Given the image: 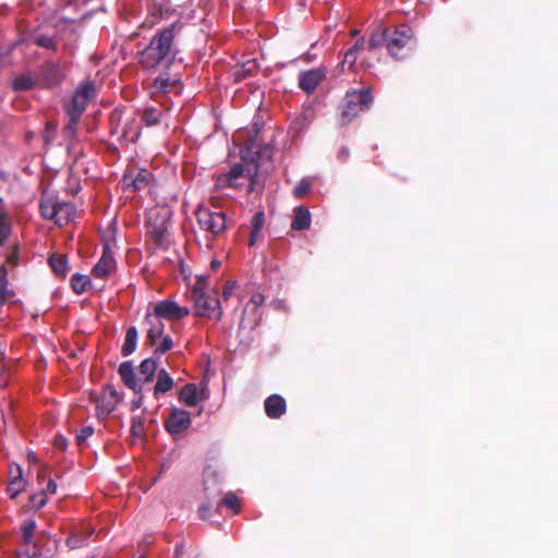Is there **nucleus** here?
Segmentation results:
<instances>
[{"mask_svg":"<svg viewBox=\"0 0 558 558\" xmlns=\"http://www.w3.org/2000/svg\"><path fill=\"white\" fill-rule=\"evenodd\" d=\"M181 28L182 24L174 22L158 29L149 44L140 52V64L147 70L169 69L179 53L175 37Z\"/></svg>","mask_w":558,"mask_h":558,"instance_id":"1","label":"nucleus"},{"mask_svg":"<svg viewBox=\"0 0 558 558\" xmlns=\"http://www.w3.org/2000/svg\"><path fill=\"white\" fill-rule=\"evenodd\" d=\"M159 369L158 359L150 356L141 362L137 373L132 361L122 362L118 373L128 388L133 390L134 393H140L145 391L146 385L153 383Z\"/></svg>","mask_w":558,"mask_h":558,"instance_id":"2","label":"nucleus"},{"mask_svg":"<svg viewBox=\"0 0 558 558\" xmlns=\"http://www.w3.org/2000/svg\"><path fill=\"white\" fill-rule=\"evenodd\" d=\"M372 102L373 95L371 88L347 92L341 104V123H350L359 113L368 110Z\"/></svg>","mask_w":558,"mask_h":558,"instance_id":"3","label":"nucleus"},{"mask_svg":"<svg viewBox=\"0 0 558 558\" xmlns=\"http://www.w3.org/2000/svg\"><path fill=\"white\" fill-rule=\"evenodd\" d=\"M194 302L195 315L220 320L222 317L221 302L216 295L206 293L203 289L194 287L191 292Z\"/></svg>","mask_w":558,"mask_h":558,"instance_id":"4","label":"nucleus"},{"mask_svg":"<svg viewBox=\"0 0 558 558\" xmlns=\"http://www.w3.org/2000/svg\"><path fill=\"white\" fill-rule=\"evenodd\" d=\"M96 94L94 82L89 80L81 82L73 93L70 105L66 107V114L72 116L73 120L81 119L88 102L96 97Z\"/></svg>","mask_w":558,"mask_h":558,"instance_id":"5","label":"nucleus"},{"mask_svg":"<svg viewBox=\"0 0 558 558\" xmlns=\"http://www.w3.org/2000/svg\"><path fill=\"white\" fill-rule=\"evenodd\" d=\"M195 215L201 229L213 235H220L227 229V216L222 211L199 206Z\"/></svg>","mask_w":558,"mask_h":558,"instance_id":"6","label":"nucleus"},{"mask_svg":"<svg viewBox=\"0 0 558 558\" xmlns=\"http://www.w3.org/2000/svg\"><path fill=\"white\" fill-rule=\"evenodd\" d=\"M413 32L410 27L403 25L393 32L388 31L387 49L389 54L395 59H403L407 53L403 50L410 44Z\"/></svg>","mask_w":558,"mask_h":558,"instance_id":"7","label":"nucleus"},{"mask_svg":"<svg viewBox=\"0 0 558 558\" xmlns=\"http://www.w3.org/2000/svg\"><path fill=\"white\" fill-rule=\"evenodd\" d=\"M39 208L45 219H53L60 225L69 220L70 211L72 210V206L69 203L52 199H43Z\"/></svg>","mask_w":558,"mask_h":558,"instance_id":"8","label":"nucleus"},{"mask_svg":"<svg viewBox=\"0 0 558 558\" xmlns=\"http://www.w3.org/2000/svg\"><path fill=\"white\" fill-rule=\"evenodd\" d=\"M63 77L60 65L52 61L45 62L38 71V82L45 88L59 86Z\"/></svg>","mask_w":558,"mask_h":558,"instance_id":"9","label":"nucleus"},{"mask_svg":"<svg viewBox=\"0 0 558 558\" xmlns=\"http://www.w3.org/2000/svg\"><path fill=\"white\" fill-rule=\"evenodd\" d=\"M191 423V415L187 411L173 407L166 421V429L171 435L180 434L186 430Z\"/></svg>","mask_w":558,"mask_h":558,"instance_id":"10","label":"nucleus"},{"mask_svg":"<svg viewBox=\"0 0 558 558\" xmlns=\"http://www.w3.org/2000/svg\"><path fill=\"white\" fill-rule=\"evenodd\" d=\"M209 398L207 384L198 389L193 383L184 385L179 392V401L186 407H195L198 401H203Z\"/></svg>","mask_w":558,"mask_h":558,"instance_id":"11","label":"nucleus"},{"mask_svg":"<svg viewBox=\"0 0 558 558\" xmlns=\"http://www.w3.org/2000/svg\"><path fill=\"white\" fill-rule=\"evenodd\" d=\"M153 314L161 319H180L187 316L190 314V310L185 306L178 305L174 301L165 300L155 304Z\"/></svg>","mask_w":558,"mask_h":558,"instance_id":"12","label":"nucleus"},{"mask_svg":"<svg viewBox=\"0 0 558 558\" xmlns=\"http://www.w3.org/2000/svg\"><path fill=\"white\" fill-rule=\"evenodd\" d=\"M325 77L326 70L324 68H314L302 71L299 74V87L306 94H312Z\"/></svg>","mask_w":558,"mask_h":558,"instance_id":"13","label":"nucleus"},{"mask_svg":"<svg viewBox=\"0 0 558 558\" xmlns=\"http://www.w3.org/2000/svg\"><path fill=\"white\" fill-rule=\"evenodd\" d=\"M272 158V148L269 146H265L255 153V157L252 158V163L254 165V171L248 167L247 174L250 175L251 183L248 186V192L254 191V185L257 181L258 170L265 167V170H268V166L266 162L270 163Z\"/></svg>","mask_w":558,"mask_h":558,"instance_id":"14","label":"nucleus"},{"mask_svg":"<svg viewBox=\"0 0 558 558\" xmlns=\"http://www.w3.org/2000/svg\"><path fill=\"white\" fill-rule=\"evenodd\" d=\"M147 233L158 247L167 248L168 225L165 216H157L154 221L149 220Z\"/></svg>","mask_w":558,"mask_h":558,"instance_id":"15","label":"nucleus"},{"mask_svg":"<svg viewBox=\"0 0 558 558\" xmlns=\"http://www.w3.org/2000/svg\"><path fill=\"white\" fill-rule=\"evenodd\" d=\"M150 180V172L145 169H129L122 179L123 185L133 191L145 189Z\"/></svg>","mask_w":558,"mask_h":558,"instance_id":"16","label":"nucleus"},{"mask_svg":"<svg viewBox=\"0 0 558 558\" xmlns=\"http://www.w3.org/2000/svg\"><path fill=\"white\" fill-rule=\"evenodd\" d=\"M245 171L247 172V169L242 163H235L227 173L217 178L216 186L220 189L239 187L241 185L239 179L244 177Z\"/></svg>","mask_w":558,"mask_h":558,"instance_id":"17","label":"nucleus"},{"mask_svg":"<svg viewBox=\"0 0 558 558\" xmlns=\"http://www.w3.org/2000/svg\"><path fill=\"white\" fill-rule=\"evenodd\" d=\"M116 267V259L111 250L105 246L102 255L93 268V274L97 278H106Z\"/></svg>","mask_w":558,"mask_h":558,"instance_id":"18","label":"nucleus"},{"mask_svg":"<svg viewBox=\"0 0 558 558\" xmlns=\"http://www.w3.org/2000/svg\"><path fill=\"white\" fill-rule=\"evenodd\" d=\"M264 408L269 418H280L287 411V403L282 396L274 393L266 398Z\"/></svg>","mask_w":558,"mask_h":558,"instance_id":"19","label":"nucleus"},{"mask_svg":"<svg viewBox=\"0 0 558 558\" xmlns=\"http://www.w3.org/2000/svg\"><path fill=\"white\" fill-rule=\"evenodd\" d=\"M145 322L149 326L147 329V341L150 345H156L157 341L163 336V322L153 313L146 314Z\"/></svg>","mask_w":558,"mask_h":558,"instance_id":"20","label":"nucleus"},{"mask_svg":"<svg viewBox=\"0 0 558 558\" xmlns=\"http://www.w3.org/2000/svg\"><path fill=\"white\" fill-rule=\"evenodd\" d=\"M174 386V380L166 368H160L157 373L156 384L153 387V395L156 399L169 392Z\"/></svg>","mask_w":558,"mask_h":558,"instance_id":"21","label":"nucleus"},{"mask_svg":"<svg viewBox=\"0 0 558 558\" xmlns=\"http://www.w3.org/2000/svg\"><path fill=\"white\" fill-rule=\"evenodd\" d=\"M10 482L7 487V492L9 496L14 499L19 496V494L25 488V481L22 476V469L20 465L10 466Z\"/></svg>","mask_w":558,"mask_h":558,"instance_id":"22","label":"nucleus"},{"mask_svg":"<svg viewBox=\"0 0 558 558\" xmlns=\"http://www.w3.org/2000/svg\"><path fill=\"white\" fill-rule=\"evenodd\" d=\"M311 222L312 217L308 208L305 206L295 207L291 228L295 231H304L310 229Z\"/></svg>","mask_w":558,"mask_h":558,"instance_id":"23","label":"nucleus"},{"mask_svg":"<svg viewBox=\"0 0 558 558\" xmlns=\"http://www.w3.org/2000/svg\"><path fill=\"white\" fill-rule=\"evenodd\" d=\"M203 474L205 493L208 495L219 493V486L221 483L219 473L211 466H208L204 470Z\"/></svg>","mask_w":558,"mask_h":558,"instance_id":"24","label":"nucleus"},{"mask_svg":"<svg viewBox=\"0 0 558 558\" xmlns=\"http://www.w3.org/2000/svg\"><path fill=\"white\" fill-rule=\"evenodd\" d=\"M36 84L37 81L29 73H22L13 78L11 87L14 92H27Z\"/></svg>","mask_w":558,"mask_h":558,"instance_id":"25","label":"nucleus"},{"mask_svg":"<svg viewBox=\"0 0 558 558\" xmlns=\"http://www.w3.org/2000/svg\"><path fill=\"white\" fill-rule=\"evenodd\" d=\"M137 337L138 332L136 327H129L125 333L124 343L121 348V353L123 356H129L136 350Z\"/></svg>","mask_w":558,"mask_h":558,"instance_id":"26","label":"nucleus"},{"mask_svg":"<svg viewBox=\"0 0 558 558\" xmlns=\"http://www.w3.org/2000/svg\"><path fill=\"white\" fill-rule=\"evenodd\" d=\"M365 47L366 40L364 38L357 39L354 46L344 53L342 66L347 65L349 69H351L356 62L359 52L365 49Z\"/></svg>","mask_w":558,"mask_h":558,"instance_id":"27","label":"nucleus"},{"mask_svg":"<svg viewBox=\"0 0 558 558\" xmlns=\"http://www.w3.org/2000/svg\"><path fill=\"white\" fill-rule=\"evenodd\" d=\"M49 265L59 277H64L69 269L66 256L60 254H52L49 258Z\"/></svg>","mask_w":558,"mask_h":558,"instance_id":"28","label":"nucleus"},{"mask_svg":"<svg viewBox=\"0 0 558 558\" xmlns=\"http://www.w3.org/2000/svg\"><path fill=\"white\" fill-rule=\"evenodd\" d=\"M93 534V531H84L81 533H74L70 537L66 538V545L71 549H77L83 546H86L89 542V536Z\"/></svg>","mask_w":558,"mask_h":558,"instance_id":"29","label":"nucleus"},{"mask_svg":"<svg viewBox=\"0 0 558 558\" xmlns=\"http://www.w3.org/2000/svg\"><path fill=\"white\" fill-rule=\"evenodd\" d=\"M90 284V279L86 275L74 274L71 278V287L76 294H82Z\"/></svg>","mask_w":558,"mask_h":558,"instance_id":"30","label":"nucleus"},{"mask_svg":"<svg viewBox=\"0 0 558 558\" xmlns=\"http://www.w3.org/2000/svg\"><path fill=\"white\" fill-rule=\"evenodd\" d=\"M161 111L154 107H147L142 112V121L147 126L156 125L160 122Z\"/></svg>","mask_w":558,"mask_h":558,"instance_id":"31","label":"nucleus"},{"mask_svg":"<svg viewBox=\"0 0 558 558\" xmlns=\"http://www.w3.org/2000/svg\"><path fill=\"white\" fill-rule=\"evenodd\" d=\"M387 38L388 29H381L372 34L369 39L366 41L367 49L375 50L376 48L380 47L384 44L387 45Z\"/></svg>","mask_w":558,"mask_h":558,"instance_id":"32","label":"nucleus"},{"mask_svg":"<svg viewBox=\"0 0 558 558\" xmlns=\"http://www.w3.org/2000/svg\"><path fill=\"white\" fill-rule=\"evenodd\" d=\"M219 507H227L236 514L240 512V504L236 495L233 492H228L218 504Z\"/></svg>","mask_w":558,"mask_h":558,"instance_id":"33","label":"nucleus"},{"mask_svg":"<svg viewBox=\"0 0 558 558\" xmlns=\"http://www.w3.org/2000/svg\"><path fill=\"white\" fill-rule=\"evenodd\" d=\"M140 136V129L137 124L125 121L122 129V137L125 142H135Z\"/></svg>","mask_w":558,"mask_h":558,"instance_id":"34","label":"nucleus"},{"mask_svg":"<svg viewBox=\"0 0 558 558\" xmlns=\"http://www.w3.org/2000/svg\"><path fill=\"white\" fill-rule=\"evenodd\" d=\"M172 83L168 76L159 75L154 80L151 84V93H167Z\"/></svg>","mask_w":558,"mask_h":558,"instance_id":"35","label":"nucleus"},{"mask_svg":"<svg viewBox=\"0 0 558 558\" xmlns=\"http://www.w3.org/2000/svg\"><path fill=\"white\" fill-rule=\"evenodd\" d=\"M159 340H160V342H159V344H156V348L154 350V355H153V356L157 357L158 360L160 359L161 355L167 353L173 347V340L168 335L167 336L163 335Z\"/></svg>","mask_w":558,"mask_h":558,"instance_id":"36","label":"nucleus"},{"mask_svg":"<svg viewBox=\"0 0 558 558\" xmlns=\"http://www.w3.org/2000/svg\"><path fill=\"white\" fill-rule=\"evenodd\" d=\"M11 234V223L8 214L0 210V245H2Z\"/></svg>","mask_w":558,"mask_h":558,"instance_id":"37","label":"nucleus"},{"mask_svg":"<svg viewBox=\"0 0 558 558\" xmlns=\"http://www.w3.org/2000/svg\"><path fill=\"white\" fill-rule=\"evenodd\" d=\"M36 521L35 520H28L26 521L23 526H22V538H23V544L28 546L31 544H33V534H34V531L36 530Z\"/></svg>","mask_w":558,"mask_h":558,"instance_id":"38","label":"nucleus"},{"mask_svg":"<svg viewBox=\"0 0 558 558\" xmlns=\"http://www.w3.org/2000/svg\"><path fill=\"white\" fill-rule=\"evenodd\" d=\"M38 482L40 484H44L46 482V486L41 489V493H44L45 495H54L57 493V483L54 482L53 478L47 477L44 471L38 473Z\"/></svg>","mask_w":558,"mask_h":558,"instance_id":"39","label":"nucleus"},{"mask_svg":"<svg viewBox=\"0 0 558 558\" xmlns=\"http://www.w3.org/2000/svg\"><path fill=\"white\" fill-rule=\"evenodd\" d=\"M265 223V214L263 210L255 213V215L251 219V231L255 233H260Z\"/></svg>","mask_w":558,"mask_h":558,"instance_id":"40","label":"nucleus"},{"mask_svg":"<svg viewBox=\"0 0 558 558\" xmlns=\"http://www.w3.org/2000/svg\"><path fill=\"white\" fill-rule=\"evenodd\" d=\"M307 128V118L305 116H299L295 118L291 125H290V132L298 135L299 133L303 132Z\"/></svg>","mask_w":558,"mask_h":558,"instance_id":"41","label":"nucleus"},{"mask_svg":"<svg viewBox=\"0 0 558 558\" xmlns=\"http://www.w3.org/2000/svg\"><path fill=\"white\" fill-rule=\"evenodd\" d=\"M34 43L38 45L39 47L47 48V49H56V41L51 36L47 35H37L34 37Z\"/></svg>","mask_w":558,"mask_h":558,"instance_id":"42","label":"nucleus"},{"mask_svg":"<svg viewBox=\"0 0 558 558\" xmlns=\"http://www.w3.org/2000/svg\"><path fill=\"white\" fill-rule=\"evenodd\" d=\"M311 186L308 180H301L294 187V196L298 198L304 197L310 192Z\"/></svg>","mask_w":558,"mask_h":558,"instance_id":"43","label":"nucleus"},{"mask_svg":"<svg viewBox=\"0 0 558 558\" xmlns=\"http://www.w3.org/2000/svg\"><path fill=\"white\" fill-rule=\"evenodd\" d=\"M47 501V495H45L41 492L31 496V504L35 509L43 508L44 506H46Z\"/></svg>","mask_w":558,"mask_h":558,"instance_id":"44","label":"nucleus"},{"mask_svg":"<svg viewBox=\"0 0 558 558\" xmlns=\"http://www.w3.org/2000/svg\"><path fill=\"white\" fill-rule=\"evenodd\" d=\"M144 429V418L142 416H135L132 418L131 433L134 436H141Z\"/></svg>","mask_w":558,"mask_h":558,"instance_id":"45","label":"nucleus"},{"mask_svg":"<svg viewBox=\"0 0 558 558\" xmlns=\"http://www.w3.org/2000/svg\"><path fill=\"white\" fill-rule=\"evenodd\" d=\"M33 546H34L33 553H29V550L17 551L16 553L17 558H47L46 556H44L41 550L38 548L37 544H33Z\"/></svg>","mask_w":558,"mask_h":558,"instance_id":"46","label":"nucleus"},{"mask_svg":"<svg viewBox=\"0 0 558 558\" xmlns=\"http://www.w3.org/2000/svg\"><path fill=\"white\" fill-rule=\"evenodd\" d=\"M69 122L64 129L65 136L73 137L76 133V125L80 121V119L73 120L72 116H68Z\"/></svg>","mask_w":558,"mask_h":558,"instance_id":"47","label":"nucleus"},{"mask_svg":"<svg viewBox=\"0 0 558 558\" xmlns=\"http://www.w3.org/2000/svg\"><path fill=\"white\" fill-rule=\"evenodd\" d=\"M236 287H238L236 281H228L226 283V286L223 287V291H222V298L225 301H228L232 296Z\"/></svg>","mask_w":558,"mask_h":558,"instance_id":"48","label":"nucleus"},{"mask_svg":"<svg viewBox=\"0 0 558 558\" xmlns=\"http://www.w3.org/2000/svg\"><path fill=\"white\" fill-rule=\"evenodd\" d=\"M94 434V428L92 426L83 427L78 434L76 435L77 442H84L87 438H89Z\"/></svg>","mask_w":558,"mask_h":558,"instance_id":"49","label":"nucleus"},{"mask_svg":"<svg viewBox=\"0 0 558 558\" xmlns=\"http://www.w3.org/2000/svg\"><path fill=\"white\" fill-rule=\"evenodd\" d=\"M144 404L143 392L135 393V398L131 401V410L136 411Z\"/></svg>","mask_w":558,"mask_h":558,"instance_id":"50","label":"nucleus"},{"mask_svg":"<svg viewBox=\"0 0 558 558\" xmlns=\"http://www.w3.org/2000/svg\"><path fill=\"white\" fill-rule=\"evenodd\" d=\"M265 301V298L262 293L255 292L252 294L250 299V304H253L255 308L259 307Z\"/></svg>","mask_w":558,"mask_h":558,"instance_id":"51","label":"nucleus"},{"mask_svg":"<svg viewBox=\"0 0 558 558\" xmlns=\"http://www.w3.org/2000/svg\"><path fill=\"white\" fill-rule=\"evenodd\" d=\"M350 157V151L347 147H341L338 151V159L341 162H345Z\"/></svg>","mask_w":558,"mask_h":558,"instance_id":"52","label":"nucleus"},{"mask_svg":"<svg viewBox=\"0 0 558 558\" xmlns=\"http://www.w3.org/2000/svg\"><path fill=\"white\" fill-rule=\"evenodd\" d=\"M243 68H244V71L252 73L256 69V61L255 60L247 61L243 65Z\"/></svg>","mask_w":558,"mask_h":558,"instance_id":"53","label":"nucleus"},{"mask_svg":"<svg viewBox=\"0 0 558 558\" xmlns=\"http://www.w3.org/2000/svg\"><path fill=\"white\" fill-rule=\"evenodd\" d=\"M54 442L61 449L66 448V439L62 436L57 437Z\"/></svg>","mask_w":558,"mask_h":558,"instance_id":"54","label":"nucleus"},{"mask_svg":"<svg viewBox=\"0 0 558 558\" xmlns=\"http://www.w3.org/2000/svg\"><path fill=\"white\" fill-rule=\"evenodd\" d=\"M7 287L5 284H2L0 287V305L3 304L7 300Z\"/></svg>","mask_w":558,"mask_h":558,"instance_id":"55","label":"nucleus"},{"mask_svg":"<svg viewBox=\"0 0 558 558\" xmlns=\"http://www.w3.org/2000/svg\"><path fill=\"white\" fill-rule=\"evenodd\" d=\"M259 234H260V233H255L254 231H251V233H250V240H248V245H250V246H254V245H255V243H256L257 239L259 238Z\"/></svg>","mask_w":558,"mask_h":558,"instance_id":"56","label":"nucleus"},{"mask_svg":"<svg viewBox=\"0 0 558 558\" xmlns=\"http://www.w3.org/2000/svg\"><path fill=\"white\" fill-rule=\"evenodd\" d=\"M183 549H184L183 545L182 544H178L175 546L174 558H182Z\"/></svg>","mask_w":558,"mask_h":558,"instance_id":"57","label":"nucleus"},{"mask_svg":"<svg viewBox=\"0 0 558 558\" xmlns=\"http://www.w3.org/2000/svg\"><path fill=\"white\" fill-rule=\"evenodd\" d=\"M208 511H209V508H208V507H206V506L201 507V509H199L201 517H202V518H205V517H206V513H207Z\"/></svg>","mask_w":558,"mask_h":558,"instance_id":"58","label":"nucleus"},{"mask_svg":"<svg viewBox=\"0 0 558 558\" xmlns=\"http://www.w3.org/2000/svg\"><path fill=\"white\" fill-rule=\"evenodd\" d=\"M121 119V114L118 112V111H114L112 114H111V122L113 123L116 120H120Z\"/></svg>","mask_w":558,"mask_h":558,"instance_id":"59","label":"nucleus"},{"mask_svg":"<svg viewBox=\"0 0 558 558\" xmlns=\"http://www.w3.org/2000/svg\"><path fill=\"white\" fill-rule=\"evenodd\" d=\"M274 306L277 308V310H280V308H283V301L282 300H277L274 302Z\"/></svg>","mask_w":558,"mask_h":558,"instance_id":"60","label":"nucleus"},{"mask_svg":"<svg viewBox=\"0 0 558 558\" xmlns=\"http://www.w3.org/2000/svg\"><path fill=\"white\" fill-rule=\"evenodd\" d=\"M211 266H213V268H214V269H217V268L220 266V262H218V260H213V262H211Z\"/></svg>","mask_w":558,"mask_h":558,"instance_id":"61","label":"nucleus"},{"mask_svg":"<svg viewBox=\"0 0 558 558\" xmlns=\"http://www.w3.org/2000/svg\"><path fill=\"white\" fill-rule=\"evenodd\" d=\"M114 409V405L113 404H107L106 405V411L109 413L111 412L112 410Z\"/></svg>","mask_w":558,"mask_h":558,"instance_id":"62","label":"nucleus"},{"mask_svg":"<svg viewBox=\"0 0 558 558\" xmlns=\"http://www.w3.org/2000/svg\"><path fill=\"white\" fill-rule=\"evenodd\" d=\"M5 384H7V383H5V380H4L3 378H1V377H0V386H1V387H4V386H5Z\"/></svg>","mask_w":558,"mask_h":558,"instance_id":"63","label":"nucleus"},{"mask_svg":"<svg viewBox=\"0 0 558 558\" xmlns=\"http://www.w3.org/2000/svg\"><path fill=\"white\" fill-rule=\"evenodd\" d=\"M9 262H10V263H15V257H14L13 255H12V256H10V257H9Z\"/></svg>","mask_w":558,"mask_h":558,"instance_id":"64","label":"nucleus"}]
</instances>
